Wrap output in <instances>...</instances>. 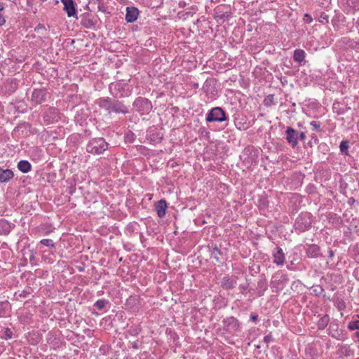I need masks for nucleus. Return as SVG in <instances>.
<instances>
[{
    "label": "nucleus",
    "mask_w": 359,
    "mask_h": 359,
    "mask_svg": "<svg viewBox=\"0 0 359 359\" xmlns=\"http://www.w3.org/2000/svg\"><path fill=\"white\" fill-rule=\"evenodd\" d=\"M108 148V143L103 138L92 140L87 145L86 150L93 154H101Z\"/></svg>",
    "instance_id": "nucleus-1"
},
{
    "label": "nucleus",
    "mask_w": 359,
    "mask_h": 359,
    "mask_svg": "<svg viewBox=\"0 0 359 359\" xmlns=\"http://www.w3.org/2000/svg\"><path fill=\"white\" fill-rule=\"evenodd\" d=\"M226 119V116L224 111L220 107H215L210 110L206 116V121L208 122H222Z\"/></svg>",
    "instance_id": "nucleus-2"
},
{
    "label": "nucleus",
    "mask_w": 359,
    "mask_h": 359,
    "mask_svg": "<svg viewBox=\"0 0 359 359\" xmlns=\"http://www.w3.org/2000/svg\"><path fill=\"white\" fill-rule=\"evenodd\" d=\"M64 6V11L67 13L69 18L76 17V4L74 0H61Z\"/></svg>",
    "instance_id": "nucleus-3"
},
{
    "label": "nucleus",
    "mask_w": 359,
    "mask_h": 359,
    "mask_svg": "<svg viewBox=\"0 0 359 359\" xmlns=\"http://www.w3.org/2000/svg\"><path fill=\"white\" fill-rule=\"evenodd\" d=\"M285 138L287 142L294 148L298 144V133L291 127H288L285 131Z\"/></svg>",
    "instance_id": "nucleus-4"
},
{
    "label": "nucleus",
    "mask_w": 359,
    "mask_h": 359,
    "mask_svg": "<svg viewBox=\"0 0 359 359\" xmlns=\"http://www.w3.org/2000/svg\"><path fill=\"white\" fill-rule=\"evenodd\" d=\"M168 208V205L165 199H161L154 204V209L157 213V215L162 218L166 214V210Z\"/></svg>",
    "instance_id": "nucleus-5"
},
{
    "label": "nucleus",
    "mask_w": 359,
    "mask_h": 359,
    "mask_svg": "<svg viewBox=\"0 0 359 359\" xmlns=\"http://www.w3.org/2000/svg\"><path fill=\"white\" fill-rule=\"evenodd\" d=\"M139 11L137 8L135 7H127L126 20L128 22H133L137 19Z\"/></svg>",
    "instance_id": "nucleus-6"
},
{
    "label": "nucleus",
    "mask_w": 359,
    "mask_h": 359,
    "mask_svg": "<svg viewBox=\"0 0 359 359\" xmlns=\"http://www.w3.org/2000/svg\"><path fill=\"white\" fill-rule=\"evenodd\" d=\"M13 172L11 170H4L0 167V182H6L13 177Z\"/></svg>",
    "instance_id": "nucleus-7"
},
{
    "label": "nucleus",
    "mask_w": 359,
    "mask_h": 359,
    "mask_svg": "<svg viewBox=\"0 0 359 359\" xmlns=\"http://www.w3.org/2000/svg\"><path fill=\"white\" fill-rule=\"evenodd\" d=\"M273 257H274V263L282 265L284 263L285 261V255L283 252V250L280 248H277V251L273 253Z\"/></svg>",
    "instance_id": "nucleus-8"
},
{
    "label": "nucleus",
    "mask_w": 359,
    "mask_h": 359,
    "mask_svg": "<svg viewBox=\"0 0 359 359\" xmlns=\"http://www.w3.org/2000/svg\"><path fill=\"white\" fill-rule=\"evenodd\" d=\"M305 57H306V53L304 50L296 49L294 51L293 59L295 62L300 63L304 60Z\"/></svg>",
    "instance_id": "nucleus-9"
},
{
    "label": "nucleus",
    "mask_w": 359,
    "mask_h": 359,
    "mask_svg": "<svg viewBox=\"0 0 359 359\" xmlns=\"http://www.w3.org/2000/svg\"><path fill=\"white\" fill-rule=\"evenodd\" d=\"M234 285H235V281H233L229 276H224L222 278V287L229 290V289L233 288L234 287Z\"/></svg>",
    "instance_id": "nucleus-10"
},
{
    "label": "nucleus",
    "mask_w": 359,
    "mask_h": 359,
    "mask_svg": "<svg viewBox=\"0 0 359 359\" xmlns=\"http://www.w3.org/2000/svg\"><path fill=\"white\" fill-rule=\"evenodd\" d=\"M18 169L24 173L31 170V165L27 161H20L18 164Z\"/></svg>",
    "instance_id": "nucleus-11"
},
{
    "label": "nucleus",
    "mask_w": 359,
    "mask_h": 359,
    "mask_svg": "<svg viewBox=\"0 0 359 359\" xmlns=\"http://www.w3.org/2000/svg\"><path fill=\"white\" fill-rule=\"evenodd\" d=\"M44 92L41 90H35L32 93V99L36 102H41L44 100Z\"/></svg>",
    "instance_id": "nucleus-12"
},
{
    "label": "nucleus",
    "mask_w": 359,
    "mask_h": 359,
    "mask_svg": "<svg viewBox=\"0 0 359 359\" xmlns=\"http://www.w3.org/2000/svg\"><path fill=\"white\" fill-rule=\"evenodd\" d=\"M320 254V248L317 245H311L307 250V255L311 257H316Z\"/></svg>",
    "instance_id": "nucleus-13"
},
{
    "label": "nucleus",
    "mask_w": 359,
    "mask_h": 359,
    "mask_svg": "<svg viewBox=\"0 0 359 359\" xmlns=\"http://www.w3.org/2000/svg\"><path fill=\"white\" fill-rule=\"evenodd\" d=\"M108 304V301L105 299H98L94 304V306L98 309V310H102L106 304Z\"/></svg>",
    "instance_id": "nucleus-14"
},
{
    "label": "nucleus",
    "mask_w": 359,
    "mask_h": 359,
    "mask_svg": "<svg viewBox=\"0 0 359 359\" xmlns=\"http://www.w3.org/2000/svg\"><path fill=\"white\" fill-rule=\"evenodd\" d=\"M81 24L85 27H92V26H93L95 25V23L93 22L92 20L88 19L87 18H86L85 19L82 20Z\"/></svg>",
    "instance_id": "nucleus-15"
},
{
    "label": "nucleus",
    "mask_w": 359,
    "mask_h": 359,
    "mask_svg": "<svg viewBox=\"0 0 359 359\" xmlns=\"http://www.w3.org/2000/svg\"><path fill=\"white\" fill-rule=\"evenodd\" d=\"M329 321V317L328 316H325L323 318H321L318 322V325L321 327L322 328L325 326Z\"/></svg>",
    "instance_id": "nucleus-16"
},
{
    "label": "nucleus",
    "mask_w": 359,
    "mask_h": 359,
    "mask_svg": "<svg viewBox=\"0 0 359 359\" xmlns=\"http://www.w3.org/2000/svg\"><path fill=\"white\" fill-rule=\"evenodd\" d=\"M348 328L351 330L359 329V320L351 321L348 324Z\"/></svg>",
    "instance_id": "nucleus-17"
},
{
    "label": "nucleus",
    "mask_w": 359,
    "mask_h": 359,
    "mask_svg": "<svg viewBox=\"0 0 359 359\" xmlns=\"http://www.w3.org/2000/svg\"><path fill=\"white\" fill-rule=\"evenodd\" d=\"M4 9L3 3H0V25H3L6 23V19L2 14V11Z\"/></svg>",
    "instance_id": "nucleus-18"
},
{
    "label": "nucleus",
    "mask_w": 359,
    "mask_h": 359,
    "mask_svg": "<svg viewBox=\"0 0 359 359\" xmlns=\"http://www.w3.org/2000/svg\"><path fill=\"white\" fill-rule=\"evenodd\" d=\"M40 243L44 245L54 248L55 245L53 241L51 239H42Z\"/></svg>",
    "instance_id": "nucleus-19"
},
{
    "label": "nucleus",
    "mask_w": 359,
    "mask_h": 359,
    "mask_svg": "<svg viewBox=\"0 0 359 359\" xmlns=\"http://www.w3.org/2000/svg\"><path fill=\"white\" fill-rule=\"evenodd\" d=\"M348 148V142L347 141H342L340 144V150L344 152Z\"/></svg>",
    "instance_id": "nucleus-20"
},
{
    "label": "nucleus",
    "mask_w": 359,
    "mask_h": 359,
    "mask_svg": "<svg viewBox=\"0 0 359 359\" xmlns=\"http://www.w3.org/2000/svg\"><path fill=\"white\" fill-rule=\"evenodd\" d=\"M311 126H313L314 130H318L320 128V124L319 122L317 121H311L310 123Z\"/></svg>",
    "instance_id": "nucleus-21"
},
{
    "label": "nucleus",
    "mask_w": 359,
    "mask_h": 359,
    "mask_svg": "<svg viewBox=\"0 0 359 359\" xmlns=\"http://www.w3.org/2000/svg\"><path fill=\"white\" fill-rule=\"evenodd\" d=\"M304 20L308 23H311L313 21L311 16L307 13L304 15Z\"/></svg>",
    "instance_id": "nucleus-22"
},
{
    "label": "nucleus",
    "mask_w": 359,
    "mask_h": 359,
    "mask_svg": "<svg viewBox=\"0 0 359 359\" xmlns=\"http://www.w3.org/2000/svg\"><path fill=\"white\" fill-rule=\"evenodd\" d=\"M140 102L141 103H144V104H146L147 105L149 104V103L148 102V100H146V99H139V100H135V104L137 105Z\"/></svg>",
    "instance_id": "nucleus-23"
},
{
    "label": "nucleus",
    "mask_w": 359,
    "mask_h": 359,
    "mask_svg": "<svg viewBox=\"0 0 359 359\" xmlns=\"http://www.w3.org/2000/svg\"><path fill=\"white\" fill-rule=\"evenodd\" d=\"M228 320L229 321V323L233 324L234 327L238 325V320L236 318H230Z\"/></svg>",
    "instance_id": "nucleus-24"
},
{
    "label": "nucleus",
    "mask_w": 359,
    "mask_h": 359,
    "mask_svg": "<svg viewBox=\"0 0 359 359\" xmlns=\"http://www.w3.org/2000/svg\"><path fill=\"white\" fill-rule=\"evenodd\" d=\"M250 318H251V320H252V321L255 322V321H257V319H258V316H257V315H253V314H252V315L250 316Z\"/></svg>",
    "instance_id": "nucleus-25"
},
{
    "label": "nucleus",
    "mask_w": 359,
    "mask_h": 359,
    "mask_svg": "<svg viewBox=\"0 0 359 359\" xmlns=\"http://www.w3.org/2000/svg\"><path fill=\"white\" fill-rule=\"evenodd\" d=\"M299 137L302 140H304L306 139V134L304 132H302L300 134H299Z\"/></svg>",
    "instance_id": "nucleus-26"
},
{
    "label": "nucleus",
    "mask_w": 359,
    "mask_h": 359,
    "mask_svg": "<svg viewBox=\"0 0 359 359\" xmlns=\"http://www.w3.org/2000/svg\"><path fill=\"white\" fill-rule=\"evenodd\" d=\"M7 225V224L4 221H0V226H5Z\"/></svg>",
    "instance_id": "nucleus-27"
},
{
    "label": "nucleus",
    "mask_w": 359,
    "mask_h": 359,
    "mask_svg": "<svg viewBox=\"0 0 359 359\" xmlns=\"http://www.w3.org/2000/svg\"><path fill=\"white\" fill-rule=\"evenodd\" d=\"M271 338H264L265 342L268 343L270 341Z\"/></svg>",
    "instance_id": "nucleus-28"
},
{
    "label": "nucleus",
    "mask_w": 359,
    "mask_h": 359,
    "mask_svg": "<svg viewBox=\"0 0 359 359\" xmlns=\"http://www.w3.org/2000/svg\"><path fill=\"white\" fill-rule=\"evenodd\" d=\"M359 359V358H358Z\"/></svg>",
    "instance_id": "nucleus-29"
}]
</instances>
